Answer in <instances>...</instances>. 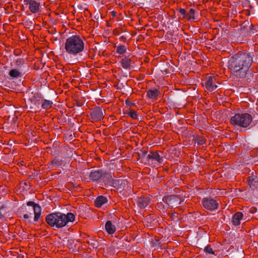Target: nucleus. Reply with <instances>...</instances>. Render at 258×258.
I'll return each mask as SVG.
<instances>
[{
	"label": "nucleus",
	"mask_w": 258,
	"mask_h": 258,
	"mask_svg": "<svg viewBox=\"0 0 258 258\" xmlns=\"http://www.w3.org/2000/svg\"><path fill=\"white\" fill-rule=\"evenodd\" d=\"M253 55L252 52H245L231 56L228 61L229 69L237 78H244L251 65Z\"/></svg>",
	"instance_id": "1"
},
{
	"label": "nucleus",
	"mask_w": 258,
	"mask_h": 258,
	"mask_svg": "<svg viewBox=\"0 0 258 258\" xmlns=\"http://www.w3.org/2000/svg\"><path fill=\"white\" fill-rule=\"evenodd\" d=\"M75 215L71 212L64 214L60 212L53 213L48 214L45 218L46 223L54 229L62 228L69 222L74 221Z\"/></svg>",
	"instance_id": "2"
},
{
	"label": "nucleus",
	"mask_w": 258,
	"mask_h": 258,
	"mask_svg": "<svg viewBox=\"0 0 258 258\" xmlns=\"http://www.w3.org/2000/svg\"><path fill=\"white\" fill-rule=\"evenodd\" d=\"M85 48L84 42L79 35H73L66 40L64 49L70 55H81Z\"/></svg>",
	"instance_id": "3"
},
{
	"label": "nucleus",
	"mask_w": 258,
	"mask_h": 258,
	"mask_svg": "<svg viewBox=\"0 0 258 258\" xmlns=\"http://www.w3.org/2000/svg\"><path fill=\"white\" fill-rule=\"evenodd\" d=\"M252 120V117L249 113H236L231 117L230 121L233 125L245 128L250 124Z\"/></svg>",
	"instance_id": "4"
},
{
	"label": "nucleus",
	"mask_w": 258,
	"mask_h": 258,
	"mask_svg": "<svg viewBox=\"0 0 258 258\" xmlns=\"http://www.w3.org/2000/svg\"><path fill=\"white\" fill-rule=\"evenodd\" d=\"M163 202L168 205L169 208L177 207L180 204L179 197L175 195H170L163 198Z\"/></svg>",
	"instance_id": "5"
},
{
	"label": "nucleus",
	"mask_w": 258,
	"mask_h": 258,
	"mask_svg": "<svg viewBox=\"0 0 258 258\" xmlns=\"http://www.w3.org/2000/svg\"><path fill=\"white\" fill-rule=\"evenodd\" d=\"M204 208L213 211L217 209L218 203L217 201L212 198H204L202 201Z\"/></svg>",
	"instance_id": "6"
},
{
	"label": "nucleus",
	"mask_w": 258,
	"mask_h": 258,
	"mask_svg": "<svg viewBox=\"0 0 258 258\" xmlns=\"http://www.w3.org/2000/svg\"><path fill=\"white\" fill-rule=\"evenodd\" d=\"M104 110L99 106L94 108L90 113L92 119L95 120H100L104 117Z\"/></svg>",
	"instance_id": "7"
},
{
	"label": "nucleus",
	"mask_w": 258,
	"mask_h": 258,
	"mask_svg": "<svg viewBox=\"0 0 258 258\" xmlns=\"http://www.w3.org/2000/svg\"><path fill=\"white\" fill-rule=\"evenodd\" d=\"M27 205L29 207H32L34 213V221L37 222L41 214V207L38 204L35 203L33 201L28 202Z\"/></svg>",
	"instance_id": "8"
},
{
	"label": "nucleus",
	"mask_w": 258,
	"mask_h": 258,
	"mask_svg": "<svg viewBox=\"0 0 258 258\" xmlns=\"http://www.w3.org/2000/svg\"><path fill=\"white\" fill-rule=\"evenodd\" d=\"M161 154H159L158 151H150L148 154L147 157L148 161L151 162H157L159 163H161L163 161L162 153L160 152Z\"/></svg>",
	"instance_id": "9"
},
{
	"label": "nucleus",
	"mask_w": 258,
	"mask_h": 258,
	"mask_svg": "<svg viewBox=\"0 0 258 258\" xmlns=\"http://www.w3.org/2000/svg\"><path fill=\"white\" fill-rule=\"evenodd\" d=\"M251 24L248 21L244 22L240 26V28L238 30L239 31V34L242 37H246L249 35L250 33V28Z\"/></svg>",
	"instance_id": "10"
},
{
	"label": "nucleus",
	"mask_w": 258,
	"mask_h": 258,
	"mask_svg": "<svg viewBox=\"0 0 258 258\" xmlns=\"http://www.w3.org/2000/svg\"><path fill=\"white\" fill-rule=\"evenodd\" d=\"M102 175L100 179V182H104L105 184L112 186L114 179H113L111 172L106 171L102 169Z\"/></svg>",
	"instance_id": "11"
},
{
	"label": "nucleus",
	"mask_w": 258,
	"mask_h": 258,
	"mask_svg": "<svg viewBox=\"0 0 258 258\" xmlns=\"http://www.w3.org/2000/svg\"><path fill=\"white\" fill-rule=\"evenodd\" d=\"M247 182L250 188L252 189L258 187V177L256 173L252 172L250 176L247 178Z\"/></svg>",
	"instance_id": "12"
},
{
	"label": "nucleus",
	"mask_w": 258,
	"mask_h": 258,
	"mask_svg": "<svg viewBox=\"0 0 258 258\" xmlns=\"http://www.w3.org/2000/svg\"><path fill=\"white\" fill-rule=\"evenodd\" d=\"M102 174V169L92 170L89 173V179L93 182L100 181Z\"/></svg>",
	"instance_id": "13"
},
{
	"label": "nucleus",
	"mask_w": 258,
	"mask_h": 258,
	"mask_svg": "<svg viewBox=\"0 0 258 258\" xmlns=\"http://www.w3.org/2000/svg\"><path fill=\"white\" fill-rule=\"evenodd\" d=\"M26 5H29V9L33 13H36L39 10L40 3L33 0H25Z\"/></svg>",
	"instance_id": "14"
},
{
	"label": "nucleus",
	"mask_w": 258,
	"mask_h": 258,
	"mask_svg": "<svg viewBox=\"0 0 258 258\" xmlns=\"http://www.w3.org/2000/svg\"><path fill=\"white\" fill-rule=\"evenodd\" d=\"M127 181L126 179L115 180L112 186L117 188L124 189L125 187L128 188Z\"/></svg>",
	"instance_id": "15"
},
{
	"label": "nucleus",
	"mask_w": 258,
	"mask_h": 258,
	"mask_svg": "<svg viewBox=\"0 0 258 258\" xmlns=\"http://www.w3.org/2000/svg\"><path fill=\"white\" fill-rule=\"evenodd\" d=\"M40 98V97L37 94V95H35L33 97L30 99L31 103L30 108L31 109H38L41 107Z\"/></svg>",
	"instance_id": "16"
},
{
	"label": "nucleus",
	"mask_w": 258,
	"mask_h": 258,
	"mask_svg": "<svg viewBox=\"0 0 258 258\" xmlns=\"http://www.w3.org/2000/svg\"><path fill=\"white\" fill-rule=\"evenodd\" d=\"M243 214L238 212L234 214L232 217V223L235 226H238L240 224V220L243 217Z\"/></svg>",
	"instance_id": "17"
},
{
	"label": "nucleus",
	"mask_w": 258,
	"mask_h": 258,
	"mask_svg": "<svg viewBox=\"0 0 258 258\" xmlns=\"http://www.w3.org/2000/svg\"><path fill=\"white\" fill-rule=\"evenodd\" d=\"M121 66L124 69L128 70L131 68V64L132 63V60L129 56H124L120 60Z\"/></svg>",
	"instance_id": "18"
},
{
	"label": "nucleus",
	"mask_w": 258,
	"mask_h": 258,
	"mask_svg": "<svg viewBox=\"0 0 258 258\" xmlns=\"http://www.w3.org/2000/svg\"><path fill=\"white\" fill-rule=\"evenodd\" d=\"M150 202L148 197H140L137 200V204L141 208H146Z\"/></svg>",
	"instance_id": "19"
},
{
	"label": "nucleus",
	"mask_w": 258,
	"mask_h": 258,
	"mask_svg": "<svg viewBox=\"0 0 258 258\" xmlns=\"http://www.w3.org/2000/svg\"><path fill=\"white\" fill-rule=\"evenodd\" d=\"M108 202L107 199L103 196H98L94 201L95 206L97 207H101L103 204Z\"/></svg>",
	"instance_id": "20"
},
{
	"label": "nucleus",
	"mask_w": 258,
	"mask_h": 258,
	"mask_svg": "<svg viewBox=\"0 0 258 258\" xmlns=\"http://www.w3.org/2000/svg\"><path fill=\"white\" fill-rule=\"evenodd\" d=\"M159 91L156 88L149 90L147 92V96L150 99H156L159 94Z\"/></svg>",
	"instance_id": "21"
},
{
	"label": "nucleus",
	"mask_w": 258,
	"mask_h": 258,
	"mask_svg": "<svg viewBox=\"0 0 258 258\" xmlns=\"http://www.w3.org/2000/svg\"><path fill=\"white\" fill-rule=\"evenodd\" d=\"M106 231L109 234H112L114 233L116 230L115 226L112 224L110 221H107L105 225Z\"/></svg>",
	"instance_id": "22"
},
{
	"label": "nucleus",
	"mask_w": 258,
	"mask_h": 258,
	"mask_svg": "<svg viewBox=\"0 0 258 258\" xmlns=\"http://www.w3.org/2000/svg\"><path fill=\"white\" fill-rule=\"evenodd\" d=\"M77 242L74 239L69 237L67 240L66 245L70 249L75 250L77 248Z\"/></svg>",
	"instance_id": "23"
},
{
	"label": "nucleus",
	"mask_w": 258,
	"mask_h": 258,
	"mask_svg": "<svg viewBox=\"0 0 258 258\" xmlns=\"http://www.w3.org/2000/svg\"><path fill=\"white\" fill-rule=\"evenodd\" d=\"M206 88L209 91H213V79L212 77H209L205 82Z\"/></svg>",
	"instance_id": "24"
},
{
	"label": "nucleus",
	"mask_w": 258,
	"mask_h": 258,
	"mask_svg": "<svg viewBox=\"0 0 258 258\" xmlns=\"http://www.w3.org/2000/svg\"><path fill=\"white\" fill-rule=\"evenodd\" d=\"M53 102L52 101L47 99H44L41 105V108L43 109H48L51 107Z\"/></svg>",
	"instance_id": "25"
},
{
	"label": "nucleus",
	"mask_w": 258,
	"mask_h": 258,
	"mask_svg": "<svg viewBox=\"0 0 258 258\" xmlns=\"http://www.w3.org/2000/svg\"><path fill=\"white\" fill-rule=\"evenodd\" d=\"M204 251L207 254H209L212 255L211 258H215V256L216 254H215V251H214L210 245H207L206 246L204 249Z\"/></svg>",
	"instance_id": "26"
},
{
	"label": "nucleus",
	"mask_w": 258,
	"mask_h": 258,
	"mask_svg": "<svg viewBox=\"0 0 258 258\" xmlns=\"http://www.w3.org/2000/svg\"><path fill=\"white\" fill-rule=\"evenodd\" d=\"M138 156H139V157L141 159H142L144 161H148V157H147V156H148V151L147 150H140L138 153Z\"/></svg>",
	"instance_id": "27"
},
{
	"label": "nucleus",
	"mask_w": 258,
	"mask_h": 258,
	"mask_svg": "<svg viewBox=\"0 0 258 258\" xmlns=\"http://www.w3.org/2000/svg\"><path fill=\"white\" fill-rule=\"evenodd\" d=\"M9 75L12 78H18L21 76V73L16 69H12L10 71Z\"/></svg>",
	"instance_id": "28"
},
{
	"label": "nucleus",
	"mask_w": 258,
	"mask_h": 258,
	"mask_svg": "<svg viewBox=\"0 0 258 258\" xmlns=\"http://www.w3.org/2000/svg\"><path fill=\"white\" fill-rule=\"evenodd\" d=\"M126 51V47L123 45H120L116 48V52L119 54H123Z\"/></svg>",
	"instance_id": "29"
},
{
	"label": "nucleus",
	"mask_w": 258,
	"mask_h": 258,
	"mask_svg": "<svg viewBox=\"0 0 258 258\" xmlns=\"http://www.w3.org/2000/svg\"><path fill=\"white\" fill-rule=\"evenodd\" d=\"M194 141L199 145H203L205 142V139L200 136H196L194 137Z\"/></svg>",
	"instance_id": "30"
},
{
	"label": "nucleus",
	"mask_w": 258,
	"mask_h": 258,
	"mask_svg": "<svg viewBox=\"0 0 258 258\" xmlns=\"http://www.w3.org/2000/svg\"><path fill=\"white\" fill-rule=\"evenodd\" d=\"M14 63L15 66H17L18 68H21L23 67L24 60L21 58H18L15 60Z\"/></svg>",
	"instance_id": "31"
},
{
	"label": "nucleus",
	"mask_w": 258,
	"mask_h": 258,
	"mask_svg": "<svg viewBox=\"0 0 258 258\" xmlns=\"http://www.w3.org/2000/svg\"><path fill=\"white\" fill-rule=\"evenodd\" d=\"M32 214L31 213H27V214H25L23 215V218L26 219V220H27V222L29 223V224H32V223H34L35 222L33 221H32L31 220V218H32Z\"/></svg>",
	"instance_id": "32"
},
{
	"label": "nucleus",
	"mask_w": 258,
	"mask_h": 258,
	"mask_svg": "<svg viewBox=\"0 0 258 258\" xmlns=\"http://www.w3.org/2000/svg\"><path fill=\"white\" fill-rule=\"evenodd\" d=\"M195 14V11L193 9H190L189 12L186 14V17H188L189 19L196 20V18Z\"/></svg>",
	"instance_id": "33"
},
{
	"label": "nucleus",
	"mask_w": 258,
	"mask_h": 258,
	"mask_svg": "<svg viewBox=\"0 0 258 258\" xmlns=\"http://www.w3.org/2000/svg\"><path fill=\"white\" fill-rule=\"evenodd\" d=\"M257 31H258V27H257L256 26H254L251 24V26L250 28V33H251V34H249V35L252 36L253 35H257Z\"/></svg>",
	"instance_id": "34"
},
{
	"label": "nucleus",
	"mask_w": 258,
	"mask_h": 258,
	"mask_svg": "<svg viewBox=\"0 0 258 258\" xmlns=\"http://www.w3.org/2000/svg\"><path fill=\"white\" fill-rule=\"evenodd\" d=\"M127 114L133 119H137L138 116L137 112L134 110L129 111Z\"/></svg>",
	"instance_id": "35"
},
{
	"label": "nucleus",
	"mask_w": 258,
	"mask_h": 258,
	"mask_svg": "<svg viewBox=\"0 0 258 258\" xmlns=\"http://www.w3.org/2000/svg\"><path fill=\"white\" fill-rule=\"evenodd\" d=\"M170 218H171L172 220L174 222H178L179 221V218H178L177 216L175 213L170 214Z\"/></svg>",
	"instance_id": "36"
},
{
	"label": "nucleus",
	"mask_w": 258,
	"mask_h": 258,
	"mask_svg": "<svg viewBox=\"0 0 258 258\" xmlns=\"http://www.w3.org/2000/svg\"><path fill=\"white\" fill-rule=\"evenodd\" d=\"M47 152L51 155H54L56 154V149L55 148H51L50 147L47 148Z\"/></svg>",
	"instance_id": "37"
},
{
	"label": "nucleus",
	"mask_w": 258,
	"mask_h": 258,
	"mask_svg": "<svg viewBox=\"0 0 258 258\" xmlns=\"http://www.w3.org/2000/svg\"><path fill=\"white\" fill-rule=\"evenodd\" d=\"M61 161L58 158H55L51 163L52 164H55L56 166H59L61 164Z\"/></svg>",
	"instance_id": "38"
},
{
	"label": "nucleus",
	"mask_w": 258,
	"mask_h": 258,
	"mask_svg": "<svg viewBox=\"0 0 258 258\" xmlns=\"http://www.w3.org/2000/svg\"><path fill=\"white\" fill-rule=\"evenodd\" d=\"M69 237L67 236L66 235H63L62 236V238L60 237V239H62V242L63 243V244H66L67 239Z\"/></svg>",
	"instance_id": "39"
},
{
	"label": "nucleus",
	"mask_w": 258,
	"mask_h": 258,
	"mask_svg": "<svg viewBox=\"0 0 258 258\" xmlns=\"http://www.w3.org/2000/svg\"><path fill=\"white\" fill-rule=\"evenodd\" d=\"M179 12L181 15H183V18L186 17V11L184 9H182V8L180 9L179 10Z\"/></svg>",
	"instance_id": "40"
},
{
	"label": "nucleus",
	"mask_w": 258,
	"mask_h": 258,
	"mask_svg": "<svg viewBox=\"0 0 258 258\" xmlns=\"http://www.w3.org/2000/svg\"><path fill=\"white\" fill-rule=\"evenodd\" d=\"M257 212V209L255 207H252L249 210V212L250 213H255Z\"/></svg>",
	"instance_id": "41"
},
{
	"label": "nucleus",
	"mask_w": 258,
	"mask_h": 258,
	"mask_svg": "<svg viewBox=\"0 0 258 258\" xmlns=\"http://www.w3.org/2000/svg\"><path fill=\"white\" fill-rule=\"evenodd\" d=\"M125 104H126V105H127V106H130V105H133V104H134V103L131 102H130V101H129L128 100H125Z\"/></svg>",
	"instance_id": "42"
},
{
	"label": "nucleus",
	"mask_w": 258,
	"mask_h": 258,
	"mask_svg": "<svg viewBox=\"0 0 258 258\" xmlns=\"http://www.w3.org/2000/svg\"><path fill=\"white\" fill-rule=\"evenodd\" d=\"M4 207L3 206L0 207V216L3 215V210H4Z\"/></svg>",
	"instance_id": "43"
},
{
	"label": "nucleus",
	"mask_w": 258,
	"mask_h": 258,
	"mask_svg": "<svg viewBox=\"0 0 258 258\" xmlns=\"http://www.w3.org/2000/svg\"><path fill=\"white\" fill-rule=\"evenodd\" d=\"M26 23L27 24L26 25L30 26H31L33 25V21H30L29 22H26Z\"/></svg>",
	"instance_id": "44"
},
{
	"label": "nucleus",
	"mask_w": 258,
	"mask_h": 258,
	"mask_svg": "<svg viewBox=\"0 0 258 258\" xmlns=\"http://www.w3.org/2000/svg\"><path fill=\"white\" fill-rule=\"evenodd\" d=\"M125 87V85L123 83H121L120 84V86L118 87V89H120L121 87L124 88Z\"/></svg>",
	"instance_id": "45"
},
{
	"label": "nucleus",
	"mask_w": 258,
	"mask_h": 258,
	"mask_svg": "<svg viewBox=\"0 0 258 258\" xmlns=\"http://www.w3.org/2000/svg\"><path fill=\"white\" fill-rule=\"evenodd\" d=\"M120 39L122 40H125L126 39V38L124 36H122L120 37Z\"/></svg>",
	"instance_id": "46"
},
{
	"label": "nucleus",
	"mask_w": 258,
	"mask_h": 258,
	"mask_svg": "<svg viewBox=\"0 0 258 258\" xmlns=\"http://www.w3.org/2000/svg\"><path fill=\"white\" fill-rule=\"evenodd\" d=\"M218 87V86L216 85H214L213 86V91L215 90L216 89H217Z\"/></svg>",
	"instance_id": "47"
},
{
	"label": "nucleus",
	"mask_w": 258,
	"mask_h": 258,
	"mask_svg": "<svg viewBox=\"0 0 258 258\" xmlns=\"http://www.w3.org/2000/svg\"><path fill=\"white\" fill-rule=\"evenodd\" d=\"M112 16H115L116 15V13L114 12V11H112Z\"/></svg>",
	"instance_id": "48"
},
{
	"label": "nucleus",
	"mask_w": 258,
	"mask_h": 258,
	"mask_svg": "<svg viewBox=\"0 0 258 258\" xmlns=\"http://www.w3.org/2000/svg\"><path fill=\"white\" fill-rule=\"evenodd\" d=\"M94 246L97 247L98 246V242H95V243L94 244Z\"/></svg>",
	"instance_id": "49"
},
{
	"label": "nucleus",
	"mask_w": 258,
	"mask_h": 258,
	"mask_svg": "<svg viewBox=\"0 0 258 258\" xmlns=\"http://www.w3.org/2000/svg\"><path fill=\"white\" fill-rule=\"evenodd\" d=\"M172 102L173 103H177V100H174V101H172Z\"/></svg>",
	"instance_id": "50"
},
{
	"label": "nucleus",
	"mask_w": 258,
	"mask_h": 258,
	"mask_svg": "<svg viewBox=\"0 0 258 258\" xmlns=\"http://www.w3.org/2000/svg\"><path fill=\"white\" fill-rule=\"evenodd\" d=\"M242 252H243V251H242V252H240L241 258H243V257H242Z\"/></svg>",
	"instance_id": "51"
},
{
	"label": "nucleus",
	"mask_w": 258,
	"mask_h": 258,
	"mask_svg": "<svg viewBox=\"0 0 258 258\" xmlns=\"http://www.w3.org/2000/svg\"><path fill=\"white\" fill-rule=\"evenodd\" d=\"M24 185H26V186H27V182H24Z\"/></svg>",
	"instance_id": "52"
}]
</instances>
